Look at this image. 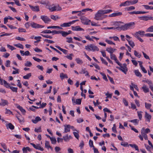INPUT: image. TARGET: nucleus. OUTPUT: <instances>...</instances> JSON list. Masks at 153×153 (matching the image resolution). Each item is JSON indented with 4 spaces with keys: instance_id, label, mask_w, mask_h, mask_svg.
<instances>
[{
    "instance_id": "f257e3e1",
    "label": "nucleus",
    "mask_w": 153,
    "mask_h": 153,
    "mask_svg": "<svg viewBox=\"0 0 153 153\" xmlns=\"http://www.w3.org/2000/svg\"><path fill=\"white\" fill-rule=\"evenodd\" d=\"M112 11L111 10H98L95 14L94 19L97 20H102L107 16V15H103L104 14L110 13Z\"/></svg>"
},
{
    "instance_id": "f03ea898",
    "label": "nucleus",
    "mask_w": 153,
    "mask_h": 153,
    "mask_svg": "<svg viewBox=\"0 0 153 153\" xmlns=\"http://www.w3.org/2000/svg\"><path fill=\"white\" fill-rule=\"evenodd\" d=\"M134 22H130L126 24L121 26V28L123 30L134 29L135 27Z\"/></svg>"
},
{
    "instance_id": "7ed1b4c3",
    "label": "nucleus",
    "mask_w": 153,
    "mask_h": 153,
    "mask_svg": "<svg viewBox=\"0 0 153 153\" xmlns=\"http://www.w3.org/2000/svg\"><path fill=\"white\" fill-rule=\"evenodd\" d=\"M85 49L89 51H97L99 50V49L98 47L93 44L85 46Z\"/></svg>"
},
{
    "instance_id": "20e7f679",
    "label": "nucleus",
    "mask_w": 153,
    "mask_h": 153,
    "mask_svg": "<svg viewBox=\"0 0 153 153\" xmlns=\"http://www.w3.org/2000/svg\"><path fill=\"white\" fill-rule=\"evenodd\" d=\"M143 130V129H141V134H140L138 136L139 138L141 141L143 140V138L146 140L148 139V137L146 134L144 132Z\"/></svg>"
},
{
    "instance_id": "39448f33",
    "label": "nucleus",
    "mask_w": 153,
    "mask_h": 153,
    "mask_svg": "<svg viewBox=\"0 0 153 153\" xmlns=\"http://www.w3.org/2000/svg\"><path fill=\"white\" fill-rule=\"evenodd\" d=\"M40 18L45 23H48L51 21L50 18L46 16H41Z\"/></svg>"
},
{
    "instance_id": "423d86ee",
    "label": "nucleus",
    "mask_w": 153,
    "mask_h": 153,
    "mask_svg": "<svg viewBox=\"0 0 153 153\" xmlns=\"http://www.w3.org/2000/svg\"><path fill=\"white\" fill-rule=\"evenodd\" d=\"M81 22L84 25H88L90 24L91 22V20L84 17H82L80 18Z\"/></svg>"
},
{
    "instance_id": "0eeeda50",
    "label": "nucleus",
    "mask_w": 153,
    "mask_h": 153,
    "mask_svg": "<svg viewBox=\"0 0 153 153\" xmlns=\"http://www.w3.org/2000/svg\"><path fill=\"white\" fill-rule=\"evenodd\" d=\"M78 21V20H73L71 22H70L68 23H65L60 25L62 27H70L72 24Z\"/></svg>"
},
{
    "instance_id": "6e6552de",
    "label": "nucleus",
    "mask_w": 153,
    "mask_h": 153,
    "mask_svg": "<svg viewBox=\"0 0 153 153\" xmlns=\"http://www.w3.org/2000/svg\"><path fill=\"white\" fill-rule=\"evenodd\" d=\"M30 25L33 28H42L44 27V26L41 25L34 22H31Z\"/></svg>"
},
{
    "instance_id": "1a4fd4ad",
    "label": "nucleus",
    "mask_w": 153,
    "mask_h": 153,
    "mask_svg": "<svg viewBox=\"0 0 153 153\" xmlns=\"http://www.w3.org/2000/svg\"><path fill=\"white\" fill-rule=\"evenodd\" d=\"M142 81L147 83L149 85L150 88L153 92V85L152 82L148 79L143 80Z\"/></svg>"
},
{
    "instance_id": "9d476101",
    "label": "nucleus",
    "mask_w": 153,
    "mask_h": 153,
    "mask_svg": "<svg viewBox=\"0 0 153 153\" xmlns=\"http://www.w3.org/2000/svg\"><path fill=\"white\" fill-rule=\"evenodd\" d=\"M145 32L144 31L140 30L136 32L134 34V36L135 37H137L139 36V35H140L141 36L143 37L145 36Z\"/></svg>"
},
{
    "instance_id": "9b49d317",
    "label": "nucleus",
    "mask_w": 153,
    "mask_h": 153,
    "mask_svg": "<svg viewBox=\"0 0 153 153\" xmlns=\"http://www.w3.org/2000/svg\"><path fill=\"white\" fill-rule=\"evenodd\" d=\"M30 144L34 147V148L36 149H39L41 151L44 150L43 148L41 147L40 145L39 144H37L36 145L33 143H30Z\"/></svg>"
},
{
    "instance_id": "f8f14e48",
    "label": "nucleus",
    "mask_w": 153,
    "mask_h": 153,
    "mask_svg": "<svg viewBox=\"0 0 153 153\" xmlns=\"http://www.w3.org/2000/svg\"><path fill=\"white\" fill-rule=\"evenodd\" d=\"M72 139V137L71 135H68V134H67L65 136L63 137V140L66 142L69 141L70 140Z\"/></svg>"
},
{
    "instance_id": "ddd939ff",
    "label": "nucleus",
    "mask_w": 153,
    "mask_h": 153,
    "mask_svg": "<svg viewBox=\"0 0 153 153\" xmlns=\"http://www.w3.org/2000/svg\"><path fill=\"white\" fill-rule=\"evenodd\" d=\"M111 59L114 60L115 62L118 65H120V63L119 62L115 55L114 54H110Z\"/></svg>"
},
{
    "instance_id": "4468645a",
    "label": "nucleus",
    "mask_w": 153,
    "mask_h": 153,
    "mask_svg": "<svg viewBox=\"0 0 153 153\" xmlns=\"http://www.w3.org/2000/svg\"><path fill=\"white\" fill-rule=\"evenodd\" d=\"M29 7L33 11H39V7L38 6H33L32 5H29Z\"/></svg>"
},
{
    "instance_id": "2eb2a0df",
    "label": "nucleus",
    "mask_w": 153,
    "mask_h": 153,
    "mask_svg": "<svg viewBox=\"0 0 153 153\" xmlns=\"http://www.w3.org/2000/svg\"><path fill=\"white\" fill-rule=\"evenodd\" d=\"M72 29L73 30H75V31H84V30L80 27L79 26H72Z\"/></svg>"
},
{
    "instance_id": "dca6fc26",
    "label": "nucleus",
    "mask_w": 153,
    "mask_h": 153,
    "mask_svg": "<svg viewBox=\"0 0 153 153\" xmlns=\"http://www.w3.org/2000/svg\"><path fill=\"white\" fill-rule=\"evenodd\" d=\"M65 127L64 131L63 132L64 133H65L70 131V125H64Z\"/></svg>"
},
{
    "instance_id": "f3484780",
    "label": "nucleus",
    "mask_w": 153,
    "mask_h": 153,
    "mask_svg": "<svg viewBox=\"0 0 153 153\" xmlns=\"http://www.w3.org/2000/svg\"><path fill=\"white\" fill-rule=\"evenodd\" d=\"M1 102L0 103V105L4 106L8 105V102L7 100L2 99H1Z\"/></svg>"
},
{
    "instance_id": "a211bd4d",
    "label": "nucleus",
    "mask_w": 153,
    "mask_h": 153,
    "mask_svg": "<svg viewBox=\"0 0 153 153\" xmlns=\"http://www.w3.org/2000/svg\"><path fill=\"white\" fill-rule=\"evenodd\" d=\"M144 116L146 119V120L149 122L150 120L151 119V115L148 114L146 112H145Z\"/></svg>"
},
{
    "instance_id": "6ab92c4d",
    "label": "nucleus",
    "mask_w": 153,
    "mask_h": 153,
    "mask_svg": "<svg viewBox=\"0 0 153 153\" xmlns=\"http://www.w3.org/2000/svg\"><path fill=\"white\" fill-rule=\"evenodd\" d=\"M129 1H126L122 3L120 5V7H121L122 6L123 7H126L129 6Z\"/></svg>"
},
{
    "instance_id": "aec40b11",
    "label": "nucleus",
    "mask_w": 153,
    "mask_h": 153,
    "mask_svg": "<svg viewBox=\"0 0 153 153\" xmlns=\"http://www.w3.org/2000/svg\"><path fill=\"white\" fill-rule=\"evenodd\" d=\"M142 89L143 90V91L145 93L148 92L149 91V89L147 87L145 84H143Z\"/></svg>"
},
{
    "instance_id": "412c9836",
    "label": "nucleus",
    "mask_w": 153,
    "mask_h": 153,
    "mask_svg": "<svg viewBox=\"0 0 153 153\" xmlns=\"http://www.w3.org/2000/svg\"><path fill=\"white\" fill-rule=\"evenodd\" d=\"M116 50V49H113L111 47L107 48L106 49V51L110 53V54H113L112 53Z\"/></svg>"
},
{
    "instance_id": "4be33fe9",
    "label": "nucleus",
    "mask_w": 153,
    "mask_h": 153,
    "mask_svg": "<svg viewBox=\"0 0 153 153\" xmlns=\"http://www.w3.org/2000/svg\"><path fill=\"white\" fill-rule=\"evenodd\" d=\"M45 146L46 148L48 149H49V148H50L52 151L53 150V149L51 146H50V143L48 141H45Z\"/></svg>"
},
{
    "instance_id": "5701e85b",
    "label": "nucleus",
    "mask_w": 153,
    "mask_h": 153,
    "mask_svg": "<svg viewBox=\"0 0 153 153\" xmlns=\"http://www.w3.org/2000/svg\"><path fill=\"white\" fill-rule=\"evenodd\" d=\"M56 6L52 5L48 7V9L51 12H53L56 11Z\"/></svg>"
},
{
    "instance_id": "b1692460",
    "label": "nucleus",
    "mask_w": 153,
    "mask_h": 153,
    "mask_svg": "<svg viewBox=\"0 0 153 153\" xmlns=\"http://www.w3.org/2000/svg\"><path fill=\"white\" fill-rule=\"evenodd\" d=\"M16 106L20 110V111H21L23 114H24L25 113V111L24 109L22 107H21L18 104H16Z\"/></svg>"
},
{
    "instance_id": "393cba45",
    "label": "nucleus",
    "mask_w": 153,
    "mask_h": 153,
    "mask_svg": "<svg viewBox=\"0 0 153 153\" xmlns=\"http://www.w3.org/2000/svg\"><path fill=\"white\" fill-rule=\"evenodd\" d=\"M80 73L84 74L85 76H90L89 75L88 73L85 68L82 69Z\"/></svg>"
},
{
    "instance_id": "a878e982",
    "label": "nucleus",
    "mask_w": 153,
    "mask_h": 153,
    "mask_svg": "<svg viewBox=\"0 0 153 153\" xmlns=\"http://www.w3.org/2000/svg\"><path fill=\"white\" fill-rule=\"evenodd\" d=\"M41 119L39 117H36L35 119H33L32 120V121L34 123H36L38 122L41 120Z\"/></svg>"
},
{
    "instance_id": "bb28decb",
    "label": "nucleus",
    "mask_w": 153,
    "mask_h": 153,
    "mask_svg": "<svg viewBox=\"0 0 153 153\" xmlns=\"http://www.w3.org/2000/svg\"><path fill=\"white\" fill-rule=\"evenodd\" d=\"M60 77L62 80L64 78H68L67 75L66 74H64L63 73H61L60 74Z\"/></svg>"
},
{
    "instance_id": "cd10ccee",
    "label": "nucleus",
    "mask_w": 153,
    "mask_h": 153,
    "mask_svg": "<svg viewBox=\"0 0 153 153\" xmlns=\"http://www.w3.org/2000/svg\"><path fill=\"white\" fill-rule=\"evenodd\" d=\"M116 68L119 70L122 71L125 74H126V72L128 71L127 68H122L120 67H116Z\"/></svg>"
},
{
    "instance_id": "c85d7f7f",
    "label": "nucleus",
    "mask_w": 153,
    "mask_h": 153,
    "mask_svg": "<svg viewBox=\"0 0 153 153\" xmlns=\"http://www.w3.org/2000/svg\"><path fill=\"white\" fill-rule=\"evenodd\" d=\"M140 20H142L146 21L149 20V16H143L140 17Z\"/></svg>"
},
{
    "instance_id": "c756f323",
    "label": "nucleus",
    "mask_w": 153,
    "mask_h": 153,
    "mask_svg": "<svg viewBox=\"0 0 153 153\" xmlns=\"http://www.w3.org/2000/svg\"><path fill=\"white\" fill-rule=\"evenodd\" d=\"M122 14V13L120 12H119L117 13H113L109 16L110 17H113V16H118L119 15H120Z\"/></svg>"
},
{
    "instance_id": "7c9ffc66",
    "label": "nucleus",
    "mask_w": 153,
    "mask_h": 153,
    "mask_svg": "<svg viewBox=\"0 0 153 153\" xmlns=\"http://www.w3.org/2000/svg\"><path fill=\"white\" fill-rule=\"evenodd\" d=\"M134 73L135 75L137 76L141 77L142 76V74L138 70H135Z\"/></svg>"
},
{
    "instance_id": "2f4dec72",
    "label": "nucleus",
    "mask_w": 153,
    "mask_h": 153,
    "mask_svg": "<svg viewBox=\"0 0 153 153\" xmlns=\"http://www.w3.org/2000/svg\"><path fill=\"white\" fill-rule=\"evenodd\" d=\"M129 122L132 123L134 124L135 125H137L139 123V120L137 119H135L129 121Z\"/></svg>"
},
{
    "instance_id": "473e14b6",
    "label": "nucleus",
    "mask_w": 153,
    "mask_h": 153,
    "mask_svg": "<svg viewBox=\"0 0 153 153\" xmlns=\"http://www.w3.org/2000/svg\"><path fill=\"white\" fill-rule=\"evenodd\" d=\"M47 29H50V28H59L60 29H62V28H61L60 27L58 26H48L47 27Z\"/></svg>"
},
{
    "instance_id": "72a5a7b5",
    "label": "nucleus",
    "mask_w": 153,
    "mask_h": 153,
    "mask_svg": "<svg viewBox=\"0 0 153 153\" xmlns=\"http://www.w3.org/2000/svg\"><path fill=\"white\" fill-rule=\"evenodd\" d=\"M129 1V4L131 5L137 3L138 2V0H134Z\"/></svg>"
},
{
    "instance_id": "f704fd0d",
    "label": "nucleus",
    "mask_w": 153,
    "mask_h": 153,
    "mask_svg": "<svg viewBox=\"0 0 153 153\" xmlns=\"http://www.w3.org/2000/svg\"><path fill=\"white\" fill-rule=\"evenodd\" d=\"M135 9V8L134 6H131L128 7L126 8L125 9L127 11H131L134 10Z\"/></svg>"
},
{
    "instance_id": "c9c22d12",
    "label": "nucleus",
    "mask_w": 153,
    "mask_h": 153,
    "mask_svg": "<svg viewBox=\"0 0 153 153\" xmlns=\"http://www.w3.org/2000/svg\"><path fill=\"white\" fill-rule=\"evenodd\" d=\"M146 31V32H153V26H151L149 27L147 29Z\"/></svg>"
},
{
    "instance_id": "e433bc0d",
    "label": "nucleus",
    "mask_w": 153,
    "mask_h": 153,
    "mask_svg": "<svg viewBox=\"0 0 153 153\" xmlns=\"http://www.w3.org/2000/svg\"><path fill=\"white\" fill-rule=\"evenodd\" d=\"M137 113L139 119L140 120H141L142 118V113H143V112L142 111H138Z\"/></svg>"
},
{
    "instance_id": "4c0bfd02",
    "label": "nucleus",
    "mask_w": 153,
    "mask_h": 153,
    "mask_svg": "<svg viewBox=\"0 0 153 153\" xmlns=\"http://www.w3.org/2000/svg\"><path fill=\"white\" fill-rule=\"evenodd\" d=\"M50 139L51 142V143L53 144L56 143V140L55 137H50Z\"/></svg>"
},
{
    "instance_id": "58836bf2",
    "label": "nucleus",
    "mask_w": 153,
    "mask_h": 153,
    "mask_svg": "<svg viewBox=\"0 0 153 153\" xmlns=\"http://www.w3.org/2000/svg\"><path fill=\"white\" fill-rule=\"evenodd\" d=\"M105 41L109 45H115V44L114 43L112 42L111 41L108 40L107 39H105Z\"/></svg>"
},
{
    "instance_id": "ea45409f",
    "label": "nucleus",
    "mask_w": 153,
    "mask_h": 153,
    "mask_svg": "<svg viewBox=\"0 0 153 153\" xmlns=\"http://www.w3.org/2000/svg\"><path fill=\"white\" fill-rule=\"evenodd\" d=\"M129 145L131 146V147L135 149V150L137 151L139 150V149L138 146L136 144H130Z\"/></svg>"
},
{
    "instance_id": "a19ab883",
    "label": "nucleus",
    "mask_w": 153,
    "mask_h": 153,
    "mask_svg": "<svg viewBox=\"0 0 153 153\" xmlns=\"http://www.w3.org/2000/svg\"><path fill=\"white\" fill-rule=\"evenodd\" d=\"M60 33H61L62 36L64 37H65L68 35L67 32L63 31H60Z\"/></svg>"
},
{
    "instance_id": "79ce46f5",
    "label": "nucleus",
    "mask_w": 153,
    "mask_h": 153,
    "mask_svg": "<svg viewBox=\"0 0 153 153\" xmlns=\"http://www.w3.org/2000/svg\"><path fill=\"white\" fill-rule=\"evenodd\" d=\"M75 60L78 64H82L83 62L79 58H76Z\"/></svg>"
},
{
    "instance_id": "37998d69",
    "label": "nucleus",
    "mask_w": 153,
    "mask_h": 153,
    "mask_svg": "<svg viewBox=\"0 0 153 153\" xmlns=\"http://www.w3.org/2000/svg\"><path fill=\"white\" fill-rule=\"evenodd\" d=\"M9 88H10L13 92H17L18 88L17 87H14L10 86Z\"/></svg>"
},
{
    "instance_id": "c03bdc74",
    "label": "nucleus",
    "mask_w": 153,
    "mask_h": 153,
    "mask_svg": "<svg viewBox=\"0 0 153 153\" xmlns=\"http://www.w3.org/2000/svg\"><path fill=\"white\" fill-rule=\"evenodd\" d=\"M50 17L51 19H53L54 20L56 21L57 19H59V17L57 16H54V15H51L50 16Z\"/></svg>"
},
{
    "instance_id": "a18cd8bd",
    "label": "nucleus",
    "mask_w": 153,
    "mask_h": 153,
    "mask_svg": "<svg viewBox=\"0 0 153 153\" xmlns=\"http://www.w3.org/2000/svg\"><path fill=\"white\" fill-rule=\"evenodd\" d=\"M134 54L135 56L139 58H140L141 56V55L139 54V53L137 52V51L135 50L134 51Z\"/></svg>"
},
{
    "instance_id": "49530a36",
    "label": "nucleus",
    "mask_w": 153,
    "mask_h": 153,
    "mask_svg": "<svg viewBox=\"0 0 153 153\" xmlns=\"http://www.w3.org/2000/svg\"><path fill=\"white\" fill-rule=\"evenodd\" d=\"M51 31L50 30H45L41 32V33H51Z\"/></svg>"
},
{
    "instance_id": "de8ad7c7",
    "label": "nucleus",
    "mask_w": 153,
    "mask_h": 153,
    "mask_svg": "<svg viewBox=\"0 0 153 153\" xmlns=\"http://www.w3.org/2000/svg\"><path fill=\"white\" fill-rule=\"evenodd\" d=\"M127 40L128 41L130 45L131 46L132 48H133V47L135 46V45L134 42L131 41H129L127 39Z\"/></svg>"
},
{
    "instance_id": "09e8293b",
    "label": "nucleus",
    "mask_w": 153,
    "mask_h": 153,
    "mask_svg": "<svg viewBox=\"0 0 153 153\" xmlns=\"http://www.w3.org/2000/svg\"><path fill=\"white\" fill-rule=\"evenodd\" d=\"M34 39L36 40V41H35V43H38L40 41V39H41V37L40 36L35 37Z\"/></svg>"
},
{
    "instance_id": "8fccbe9b",
    "label": "nucleus",
    "mask_w": 153,
    "mask_h": 153,
    "mask_svg": "<svg viewBox=\"0 0 153 153\" xmlns=\"http://www.w3.org/2000/svg\"><path fill=\"white\" fill-rule=\"evenodd\" d=\"M3 83L4 85L7 88H9L10 87V84L7 83V82L5 80H3Z\"/></svg>"
},
{
    "instance_id": "3c124183",
    "label": "nucleus",
    "mask_w": 153,
    "mask_h": 153,
    "mask_svg": "<svg viewBox=\"0 0 153 153\" xmlns=\"http://www.w3.org/2000/svg\"><path fill=\"white\" fill-rule=\"evenodd\" d=\"M66 39H67V40L66 42L68 43H73V39L71 37H70L68 38L67 37L66 38Z\"/></svg>"
},
{
    "instance_id": "603ef678",
    "label": "nucleus",
    "mask_w": 153,
    "mask_h": 153,
    "mask_svg": "<svg viewBox=\"0 0 153 153\" xmlns=\"http://www.w3.org/2000/svg\"><path fill=\"white\" fill-rule=\"evenodd\" d=\"M40 35L42 36L43 37H45V38H49L50 39L52 38V37L50 36H49L48 35H43L42 34H40Z\"/></svg>"
},
{
    "instance_id": "864d4df0",
    "label": "nucleus",
    "mask_w": 153,
    "mask_h": 153,
    "mask_svg": "<svg viewBox=\"0 0 153 153\" xmlns=\"http://www.w3.org/2000/svg\"><path fill=\"white\" fill-rule=\"evenodd\" d=\"M23 153H27V151H29V147H24L22 149Z\"/></svg>"
},
{
    "instance_id": "5fc2aeb1",
    "label": "nucleus",
    "mask_w": 153,
    "mask_h": 153,
    "mask_svg": "<svg viewBox=\"0 0 153 153\" xmlns=\"http://www.w3.org/2000/svg\"><path fill=\"white\" fill-rule=\"evenodd\" d=\"M8 127L10 129L13 130L14 129V126L11 123H9L8 124Z\"/></svg>"
},
{
    "instance_id": "6e6d98bb",
    "label": "nucleus",
    "mask_w": 153,
    "mask_h": 153,
    "mask_svg": "<svg viewBox=\"0 0 153 153\" xmlns=\"http://www.w3.org/2000/svg\"><path fill=\"white\" fill-rule=\"evenodd\" d=\"M121 145H122L124 147H126L128 146V143L127 142H122L121 143Z\"/></svg>"
},
{
    "instance_id": "4d7b16f0",
    "label": "nucleus",
    "mask_w": 153,
    "mask_h": 153,
    "mask_svg": "<svg viewBox=\"0 0 153 153\" xmlns=\"http://www.w3.org/2000/svg\"><path fill=\"white\" fill-rule=\"evenodd\" d=\"M100 74L103 76V79L106 81H108V80L107 79L106 75L104 73H100Z\"/></svg>"
},
{
    "instance_id": "13d9d810",
    "label": "nucleus",
    "mask_w": 153,
    "mask_h": 153,
    "mask_svg": "<svg viewBox=\"0 0 153 153\" xmlns=\"http://www.w3.org/2000/svg\"><path fill=\"white\" fill-rule=\"evenodd\" d=\"M89 144L90 146L91 147H92L93 148L94 147L93 145V141L91 140H89Z\"/></svg>"
},
{
    "instance_id": "bf43d9fd",
    "label": "nucleus",
    "mask_w": 153,
    "mask_h": 153,
    "mask_svg": "<svg viewBox=\"0 0 153 153\" xmlns=\"http://www.w3.org/2000/svg\"><path fill=\"white\" fill-rule=\"evenodd\" d=\"M73 134H74V135L75 137L77 139H78L79 136V134H78V132H73Z\"/></svg>"
},
{
    "instance_id": "052dcab7",
    "label": "nucleus",
    "mask_w": 153,
    "mask_h": 153,
    "mask_svg": "<svg viewBox=\"0 0 153 153\" xmlns=\"http://www.w3.org/2000/svg\"><path fill=\"white\" fill-rule=\"evenodd\" d=\"M14 46H15L16 47H17L20 48H21V49L23 48V46L22 44H15L14 45Z\"/></svg>"
},
{
    "instance_id": "680f3d73",
    "label": "nucleus",
    "mask_w": 153,
    "mask_h": 153,
    "mask_svg": "<svg viewBox=\"0 0 153 153\" xmlns=\"http://www.w3.org/2000/svg\"><path fill=\"white\" fill-rule=\"evenodd\" d=\"M142 129H143V131H144V132L146 134L150 132V129L148 128H147L146 129H145L144 128H143Z\"/></svg>"
},
{
    "instance_id": "e2e57ef3",
    "label": "nucleus",
    "mask_w": 153,
    "mask_h": 153,
    "mask_svg": "<svg viewBox=\"0 0 153 153\" xmlns=\"http://www.w3.org/2000/svg\"><path fill=\"white\" fill-rule=\"evenodd\" d=\"M119 65L122 68H127V65L126 63H124L123 65H122L121 63H120V65Z\"/></svg>"
},
{
    "instance_id": "0e129e2a",
    "label": "nucleus",
    "mask_w": 153,
    "mask_h": 153,
    "mask_svg": "<svg viewBox=\"0 0 153 153\" xmlns=\"http://www.w3.org/2000/svg\"><path fill=\"white\" fill-rule=\"evenodd\" d=\"M145 106L146 108L149 109L150 108L151 106V104L147 103H145Z\"/></svg>"
},
{
    "instance_id": "69168bd1",
    "label": "nucleus",
    "mask_w": 153,
    "mask_h": 153,
    "mask_svg": "<svg viewBox=\"0 0 153 153\" xmlns=\"http://www.w3.org/2000/svg\"><path fill=\"white\" fill-rule=\"evenodd\" d=\"M107 76L111 82L113 84H114V82L113 78L109 76Z\"/></svg>"
},
{
    "instance_id": "338daca9",
    "label": "nucleus",
    "mask_w": 153,
    "mask_h": 153,
    "mask_svg": "<svg viewBox=\"0 0 153 153\" xmlns=\"http://www.w3.org/2000/svg\"><path fill=\"white\" fill-rule=\"evenodd\" d=\"M100 58L102 63L107 65L108 64L107 62L102 57H100Z\"/></svg>"
},
{
    "instance_id": "774afa93",
    "label": "nucleus",
    "mask_w": 153,
    "mask_h": 153,
    "mask_svg": "<svg viewBox=\"0 0 153 153\" xmlns=\"http://www.w3.org/2000/svg\"><path fill=\"white\" fill-rule=\"evenodd\" d=\"M112 131L116 133L117 132L116 130V127L115 124H114L113 127L112 128Z\"/></svg>"
}]
</instances>
